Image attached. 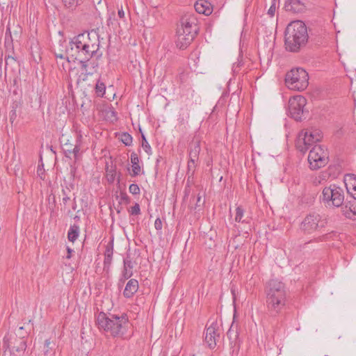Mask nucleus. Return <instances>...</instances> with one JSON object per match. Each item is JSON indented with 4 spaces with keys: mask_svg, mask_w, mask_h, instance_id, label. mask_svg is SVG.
<instances>
[{
    "mask_svg": "<svg viewBox=\"0 0 356 356\" xmlns=\"http://www.w3.org/2000/svg\"><path fill=\"white\" fill-rule=\"evenodd\" d=\"M198 160L190 159L188 161V166H187V175L188 176V178L192 177L195 173V168H196V163Z\"/></svg>",
    "mask_w": 356,
    "mask_h": 356,
    "instance_id": "5701e85b",
    "label": "nucleus"
},
{
    "mask_svg": "<svg viewBox=\"0 0 356 356\" xmlns=\"http://www.w3.org/2000/svg\"><path fill=\"white\" fill-rule=\"evenodd\" d=\"M140 206L138 203H136L133 207H131L129 211L130 213L134 216L138 215L140 213Z\"/></svg>",
    "mask_w": 356,
    "mask_h": 356,
    "instance_id": "473e14b6",
    "label": "nucleus"
},
{
    "mask_svg": "<svg viewBox=\"0 0 356 356\" xmlns=\"http://www.w3.org/2000/svg\"><path fill=\"white\" fill-rule=\"evenodd\" d=\"M349 184H346V188L350 195L356 200V176L353 175Z\"/></svg>",
    "mask_w": 356,
    "mask_h": 356,
    "instance_id": "4be33fe9",
    "label": "nucleus"
},
{
    "mask_svg": "<svg viewBox=\"0 0 356 356\" xmlns=\"http://www.w3.org/2000/svg\"><path fill=\"white\" fill-rule=\"evenodd\" d=\"M121 141L127 146L132 143V136L128 133H123L120 136Z\"/></svg>",
    "mask_w": 356,
    "mask_h": 356,
    "instance_id": "cd10ccee",
    "label": "nucleus"
},
{
    "mask_svg": "<svg viewBox=\"0 0 356 356\" xmlns=\"http://www.w3.org/2000/svg\"><path fill=\"white\" fill-rule=\"evenodd\" d=\"M322 201L326 207H339L344 200V193L341 188L336 185L325 187L322 192Z\"/></svg>",
    "mask_w": 356,
    "mask_h": 356,
    "instance_id": "0eeeda50",
    "label": "nucleus"
},
{
    "mask_svg": "<svg viewBox=\"0 0 356 356\" xmlns=\"http://www.w3.org/2000/svg\"><path fill=\"white\" fill-rule=\"evenodd\" d=\"M308 40L306 25L300 20L291 22L284 32L286 49L291 52L298 51Z\"/></svg>",
    "mask_w": 356,
    "mask_h": 356,
    "instance_id": "f257e3e1",
    "label": "nucleus"
},
{
    "mask_svg": "<svg viewBox=\"0 0 356 356\" xmlns=\"http://www.w3.org/2000/svg\"><path fill=\"white\" fill-rule=\"evenodd\" d=\"M83 42L80 39V34L73 38L70 42L69 47L66 49V52L72 56H74L75 59L80 60L81 63L83 67L86 66V62L91 58L89 54H88L86 46Z\"/></svg>",
    "mask_w": 356,
    "mask_h": 356,
    "instance_id": "6e6552de",
    "label": "nucleus"
},
{
    "mask_svg": "<svg viewBox=\"0 0 356 356\" xmlns=\"http://www.w3.org/2000/svg\"><path fill=\"white\" fill-rule=\"evenodd\" d=\"M195 10L200 14L209 15L213 11V8L210 2L207 0H198L194 5Z\"/></svg>",
    "mask_w": 356,
    "mask_h": 356,
    "instance_id": "2eb2a0df",
    "label": "nucleus"
},
{
    "mask_svg": "<svg viewBox=\"0 0 356 356\" xmlns=\"http://www.w3.org/2000/svg\"><path fill=\"white\" fill-rule=\"evenodd\" d=\"M99 36L97 32L95 30H92L88 33H83L80 34V39L83 42V44L86 46L88 51V54H90V57L95 56L98 53L99 48Z\"/></svg>",
    "mask_w": 356,
    "mask_h": 356,
    "instance_id": "9b49d317",
    "label": "nucleus"
},
{
    "mask_svg": "<svg viewBox=\"0 0 356 356\" xmlns=\"http://www.w3.org/2000/svg\"><path fill=\"white\" fill-rule=\"evenodd\" d=\"M307 72L301 67L292 69L285 77L286 86L292 90H303L309 84Z\"/></svg>",
    "mask_w": 356,
    "mask_h": 356,
    "instance_id": "39448f33",
    "label": "nucleus"
},
{
    "mask_svg": "<svg viewBox=\"0 0 356 356\" xmlns=\"http://www.w3.org/2000/svg\"><path fill=\"white\" fill-rule=\"evenodd\" d=\"M55 56L56 58H59L60 59H63L65 57V55L64 53H60V54L55 53Z\"/></svg>",
    "mask_w": 356,
    "mask_h": 356,
    "instance_id": "37998d69",
    "label": "nucleus"
},
{
    "mask_svg": "<svg viewBox=\"0 0 356 356\" xmlns=\"http://www.w3.org/2000/svg\"><path fill=\"white\" fill-rule=\"evenodd\" d=\"M129 18V13L126 14L122 6H121V8L118 9L117 19L118 22H121V26H126Z\"/></svg>",
    "mask_w": 356,
    "mask_h": 356,
    "instance_id": "6ab92c4d",
    "label": "nucleus"
},
{
    "mask_svg": "<svg viewBox=\"0 0 356 356\" xmlns=\"http://www.w3.org/2000/svg\"><path fill=\"white\" fill-rule=\"evenodd\" d=\"M72 209H73L74 210H75V209H76V204H75V203H74V205H73V207H72Z\"/></svg>",
    "mask_w": 356,
    "mask_h": 356,
    "instance_id": "864d4df0",
    "label": "nucleus"
},
{
    "mask_svg": "<svg viewBox=\"0 0 356 356\" xmlns=\"http://www.w3.org/2000/svg\"><path fill=\"white\" fill-rule=\"evenodd\" d=\"M67 255L66 256V258L70 259L72 250L71 248H70L69 247H67Z\"/></svg>",
    "mask_w": 356,
    "mask_h": 356,
    "instance_id": "49530a36",
    "label": "nucleus"
},
{
    "mask_svg": "<svg viewBox=\"0 0 356 356\" xmlns=\"http://www.w3.org/2000/svg\"><path fill=\"white\" fill-rule=\"evenodd\" d=\"M124 270H127V268L131 269L133 268L131 261L129 260V259H124Z\"/></svg>",
    "mask_w": 356,
    "mask_h": 356,
    "instance_id": "ea45409f",
    "label": "nucleus"
},
{
    "mask_svg": "<svg viewBox=\"0 0 356 356\" xmlns=\"http://www.w3.org/2000/svg\"><path fill=\"white\" fill-rule=\"evenodd\" d=\"M50 345H51L50 340L49 339L45 340V342H44V351L45 355H47L49 352V350L52 348L51 347H50Z\"/></svg>",
    "mask_w": 356,
    "mask_h": 356,
    "instance_id": "e433bc0d",
    "label": "nucleus"
},
{
    "mask_svg": "<svg viewBox=\"0 0 356 356\" xmlns=\"http://www.w3.org/2000/svg\"><path fill=\"white\" fill-rule=\"evenodd\" d=\"M79 234V227L76 225H73L70 227L67 233L68 240L71 242H74Z\"/></svg>",
    "mask_w": 356,
    "mask_h": 356,
    "instance_id": "aec40b11",
    "label": "nucleus"
},
{
    "mask_svg": "<svg viewBox=\"0 0 356 356\" xmlns=\"http://www.w3.org/2000/svg\"><path fill=\"white\" fill-rule=\"evenodd\" d=\"M239 66V64H237L236 65L234 64V66H233V68H234V72H236V70H237V68Z\"/></svg>",
    "mask_w": 356,
    "mask_h": 356,
    "instance_id": "09e8293b",
    "label": "nucleus"
},
{
    "mask_svg": "<svg viewBox=\"0 0 356 356\" xmlns=\"http://www.w3.org/2000/svg\"><path fill=\"white\" fill-rule=\"evenodd\" d=\"M243 216V211L241 208L237 207L236 210L235 221L241 222Z\"/></svg>",
    "mask_w": 356,
    "mask_h": 356,
    "instance_id": "2f4dec72",
    "label": "nucleus"
},
{
    "mask_svg": "<svg viewBox=\"0 0 356 356\" xmlns=\"http://www.w3.org/2000/svg\"><path fill=\"white\" fill-rule=\"evenodd\" d=\"M327 224V220L319 213L312 212L306 216L301 223V229L307 233H312L324 227Z\"/></svg>",
    "mask_w": 356,
    "mask_h": 356,
    "instance_id": "9d476101",
    "label": "nucleus"
},
{
    "mask_svg": "<svg viewBox=\"0 0 356 356\" xmlns=\"http://www.w3.org/2000/svg\"><path fill=\"white\" fill-rule=\"evenodd\" d=\"M6 346L8 348H9L10 352H14V350H16L17 352L24 351L26 349V342L24 341H21L19 346L17 347H13L12 348H10V345L7 344V341L6 338L3 339V346ZM12 354H14V353H12Z\"/></svg>",
    "mask_w": 356,
    "mask_h": 356,
    "instance_id": "b1692460",
    "label": "nucleus"
},
{
    "mask_svg": "<svg viewBox=\"0 0 356 356\" xmlns=\"http://www.w3.org/2000/svg\"><path fill=\"white\" fill-rule=\"evenodd\" d=\"M62 2L65 8L72 11L82 3L83 0H62Z\"/></svg>",
    "mask_w": 356,
    "mask_h": 356,
    "instance_id": "412c9836",
    "label": "nucleus"
},
{
    "mask_svg": "<svg viewBox=\"0 0 356 356\" xmlns=\"http://www.w3.org/2000/svg\"><path fill=\"white\" fill-rule=\"evenodd\" d=\"M113 253V248L112 244H108L106 247L104 256H112Z\"/></svg>",
    "mask_w": 356,
    "mask_h": 356,
    "instance_id": "f704fd0d",
    "label": "nucleus"
},
{
    "mask_svg": "<svg viewBox=\"0 0 356 356\" xmlns=\"http://www.w3.org/2000/svg\"><path fill=\"white\" fill-rule=\"evenodd\" d=\"M97 323L101 330H104L113 337H119L124 334L126 325L128 324V318L125 314L117 316L101 312L98 314Z\"/></svg>",
    "mask_w": 356,
    "mask_h": 356,
    "instance_id": "f03ea898",
    "label": "nucleus"
},
{
    "mask_svg": "<svg viewBox=\"0 0 356 356\" xmlns=\"http://www.w3.org/2000/svg\"><path fill=\"white\" fill-rule=\"evenodd\" d=\"M81 138H82V136L79 135L78 136V138H77L76 143L74 147L73 148V149L72 151L71 150H68L69 152L73 153L75 159H78L79 155V152L81 151L80 145H81Z\"/></svg>",
    "mask_w": 356,
    "mask_h": 356,
    "instance_id": "a878e982",
    "label": "nucleus"
},
{
    "mask_svg": "<svg viewBox=\"0 0 356 356\" xmlns=\"http://www.w3.org/2000/svg\"><path fill=\"white\" fill-rule=\"evenodd\" d=\"M154 227L157 230H160L162 229V222L160 218L156 219L154 222Z\"/></svg>",
    "mask_w": 356,
    "mask_h": 356,
    "instance_id": "79ce46f5",
    "label": "nucleus"
},
{
    "mask_svg": "<svg viewBox=\"0 0 356 356\" xmlns=\"http://www.w3.org/2000/svg\"><path fill=\"white\" fill-rule=\"evenodd\" d=\"M284 8L286 11L298 13L304 10L305 6L300 0H286Z\"/></svg>",
    "mask_w": 356,
    "mask_h": 356,
    "instance_id": "dca6fc26",
    "label": "nucleus"
},
{
    "mask_svg": "<svg viewBox=\"0 0 356 356\" xmlns=\"http://www.w3.org/2000/svg\"><path fill=\"white\" fill-rule=\"evenodd\" d=\"M107 177H108V180L109 181H114L115 177H114V175H113V173L112 174L108 173L107 174Z\"/></svg>",
    "mask_w": 356,
    "mask_h": 356,
    "instance_id": "c03bdc74",
    "label": "nucleus"
},
{
    "mask_svg": "<svg viewBox=\"0 0 356 356\" xmlns=\"http://www.w3.org/2000/svg\"><path fill=\"white\" fill-rule=\"evenodd\" d=\"M279 6L280 4L278 3L271 2V5L268 10V15H270V17H273Z\"/></svg>",
    "mask_w": 356,
    "mask_h": 356,
    "instance_id": "c756f323",
    "label": "nucleus"
},
{
    "mask_svg": "<svg viewBox=\"0 0 356 356\" xmlns=\"http://www.w3.org/2000/svg\"><path fill=\"white\" fill-rule=\"evenodd\" d=\"M200 202H201V197L198 196L197 197V203H196L197 207H200Z\"/></svg>",
    "mask_w": 356,
    "mask_h": 356,
    "instance_id": "de8ad7c7",
    "label": "nucleus"
},
{
    "mask_svg": "<svg viewBox=\"0 0 356 356\" xmlns=\"http://www.w3.org/2000/svg\"><path fill=\"white\" fill-rule=\"evenodd\" d=\"M106 90L105 84L102 82L97 81L95 87L96 94L99 97H103Z\"/></svg>",
    "mask_w": 356,
    "mask_h": 356,
    "instance_id": "bb28decb",
    "label": "nucleus"
},
{
    "mask_svg": "<svg viewBox=\"0 0 356 356\" xmlns=\"http://www.w3.org/2000/svg\"><path fill=\"white\" fill-rule=\"evenodd\" d=\"M131 162L132 163L133 176L139 175L140 172V167L139 165V159L136 153L131 154Z\"/></svg>",
    "mask_w": 356,
    "mask_h": 356,
    "instance_id": "a211bd4d",
    "label": "nucleus"
},
{
    "mask_svg": "<svg viewBox=\"0 0 356 356\" xmlns=\"http://www.w3.org/2000/svg\"><path fill=\"white\" fill-rule=\"evenodd\" d=\"M129 191L133 195H138L140 193L139 186L136 184H131L129 186Z\"/></svg>",
    "mask_w": 356,
    "mask_h": 356,
    "instance_id": "7c9ffc66",
    "label": "nucleus"
},
{
    "mask_svg": "<svg viewBox=\"0 0 356 356\" xmlns=\"http://www.w3.org/2000/svg\"><path fill=\"white\" fill-rule=\"evenodd\" d=\"M266 292L268 309L278 313L285 305L286 291L284 284L277 280H271L267 284Z\"/></svg>",
    "mask_w": 356,
    "mask_h": 356,
    "instance_id": "7ed1b4c3",
    "label": "nucleus"
},
{
    "mask_svg": "<svg viewBox=\"0 0 356 356\" xmlns=\"http://www.w3.org/2000/svg\"><path fill=\"white\" fill-rule=\"evenodd\" d=\"M306 104V99L301 95H296L291 98L289 101V112L291 117L297 121L301 120Z\"/></svg>",
    "mask_w": 356,
    "mask_h": 356,
    "instance_id": "f8f14e48",
    "label": "nucleus"
},
{
    "mask_svg": "<svg viewBox=\"0 0 356 356\" xmlns=\"http://www.w3.org/2000/svg\"><path fill=\"white\" fill-rule=\"evenodd\" d=\"M188 118H189V113L188 112H186V113L183 114L182 117L180 115L178 120L180 121L181 123L184 124L185 122V121L188 120Z\"/></svg>",
    "mask_w": 356,
    "mask_h": 356,
    "instance_id": "a19ab883",
    "label": "nucleus"
},
{
    "mask_svg": "<svg viewBox=\"0 0 356 356\" xmlns=\"http://www.w3.org/2000/svg\"><path fill=\"white\" fill-rule=\"evenodd\" d=\"M112 261V256H104V268H108Z\"/></svg>",
    "mask_w": 356,
    "mask_h": 356,
    "instance_id": "c9c22d12",
    "label": "nucleus"
},
{
    "mask_svg": "<svg viewBox=\"0 0 356 356\" xmlns=\"http://www.w3.org/2000/svg\"><path fill=\"white\" fill-rule=\"evenodd\" d=\"M197 30V24L195 17L191 15L183 17L177 30V46L179 49L186 48L193 40Z\"/></svg>",
    "mask_w": 356,
    "mask_h": 356,
    "instance_id": "20e7f679",
    "label": "nucleus"
},
{
    "mask_svg": "<svg viewBox=\"0 0 356 356\" xmlns=\"http://www.w3.org/2000/svg\"><path fill=\"white\" fill-rule=\"evenodd\" d=\"M122 198H123V199L127 198V195H124V197H123Z\"/></svg>",
    "mask_w": 356,
    "mask_h": 356,
    "instance_id": "6e6d98bb",
    "label": "nucleus"
},
{
    "mask_svg": "<svg viewBox=\"0 0 356 356\" xmlns=\"http://www.w3.org/2000/svg\"><path fill=\"white\" fill-rule=\"evenodd\" d=\"M142 138H143L142 147H143V149L147 153V154H151L152 149H151L149 144L147 141V140L143 134H142Z\"/></svg>",
    "mask_w": 356,
    "mask_h": 356,
    "instance_id": "c85d7f7f",
    "label": "nucleus"
},
{
    "mask_svg": "<svg viewBox=\"0 0 356 356\" xmlns=\"http://www.w3.org/2000/svg\"><path fill=\"white\" fill-rule=\"evenodd\" d=\"M62 194H63V199H62L63 203L64 204H66L67 201L70 200V197L67 195V191H66L65 189H63L62 190Z\"/></svg>",
    "mask_w": 356,
    "mask_h": 356,
    "instance_id": "58836bf2",
    "label": "nucleus"
},
{
    "mask_svg": "<svg viewBox=\"0 0 356 356\" xmlns=\"http://www.w3.org/2000/svg\"><path fill=\"white\" fill-rule=\"evenodd\" d=\"M200 149V139L195 136L188 146L189 158L198 160Z\"/></svg>",
    "mask_w": 356,
    "mask_h": 356,
    "instance_id": "4468645a",
    "label": "nucleus"
},
{
    "mask_svg": "<svg viewBox=\"0 0 356 356\" xmlns=\"http://www.w3.org/2000/svg\"><path fill=\"white\" fill-rule=\"evenodd\" d=\"M5 61H6V68L9 65L16 64V60L15 59V58L10 55L6 56Z\"/></svg>",
    "mask_w": 356,
    "mask_h": 356,
    "instance_id": "72a5a7b5",
    "label": "nucleus"
},
{
    "mask_svg": "<svg viewBox=\"0 0 356 356\" xmlns=\"http://www.w3.org/2000/svg\"><path fill=\"white\" fill-rule=\"evenodd\" d=\"M112 16L110 15L107 19V25L112 26L113 29H116L118 27H121V22H118V19H115V13H113Z\"/></svg>",
    "mask_w": 356,
    "mask_h": 356,
    "instance_id": "393cba45",
    "label": "nucleus"
},
{
    "mask_svg": "<svg viewBox=\"0 0 356 356\" xmlns=\"http://www.w3.org/2000/svg\"><path fill=\"white\" fill-rule=\"evenodd\" d=\"M350 211H351L352 212H353V213L356 214V210H355V208H354V209H353V210L350 209Z\"/></svg>",
    "mask_w": 356,
    "mask_h": 356,
    "instance_id": "3c124183",
    "label": "nucleus"
},
{
    "mask_svg": "<svg viewBox=\"0 0 356 356\" xmlns=\"http://www.w3.org/2000/svg\"><path fill=\"white\" fill-rule=\"evenodd\" d=\"M138 289V282L136 280H130L124 290L123 294L127 298L131 297Z\"/></svg>",
    "mask_w": 356,
    "mask_h": 356,
    "instance_id": "f3484780",
    "label": "nucleus"
},
{
    "mask_svg": "<svg viewBox=\"0 0 356 356\" xmlns=\"http://www.w3.org/2000/svg\"><path fill=\"white\" fill-rule=\"evenodd\" d=\"M272 57H273V51H272V47L270 46L267 51L266 58L264 57V60L266 59L267 61V63H268L271 60Z\"/></svg>",
    "mask_w": 356,
    "mask_h": 356,
    "instance_id": "4c0bfd02",
    "label": "nucleus"
},
{
    "mask_svg": "<svg viewBox=\"0 0 356 356\" xmlns=\"http://www.w3.org/2000/svg\"><path fill=\"white\" fill-rule=\"evenodd\" d=\"M131 275H132L131 273H128L127 270H124V277L125 279L129 278L131 276Z\"/></svg>",
    "mask_w": 356,
    "mask_h": 356,
    "instance_id": "a18cd8bd",
    "label": "nucleus"
},
{
    "mask_svg": "<svg viewBox=\"0 0 356 356\" xmlns=\"http://www.w3.org/2000/svg\"><path fill=\"white\" fill-rule=\"evenodd\" d=\"M221 329L217 321H213L206 329L204 341L210 349H213L220 341Z\"/></svg>",
    "mask_w": 356,
    "mask_h": 356,
    "instance_id": "ddd939ff",
    "label": "nucleus"
},
{
    "mask_svg": "<svg viewBox=\"0 0 356 356\" xmlns=\"http://www.w3.org/2000/svg\"><path fill=\"white\" fill-rule=\"evenodd\" d=\"M308 162L310 168L316 170L325 166L328 162V153L321 145H315L309 151Z\"/></svg>",
    "mask_w": 356,
    "mask_h": 356,
    "instance_id": "1a4fd4ad",
    "label": "nucleus"
},
{
    "mask_svg": "<svg viewBox=\"0 0 356 356\" xmlns=\"http://www.w3.org/2000/svg\"><path fill=\"white\" fill-rule=\"evenodd\" d=\"M321 133L318 129H303L299 134L296 140V147L305 153L314 143L320 141Z\"/></svg>",
    "mask_w": 356,
    "mask_h": 356,
    "instance_id": "423d86ee",
    "label": "nucleus"
},
{
    "mask_svg": "<svg viewBox=\"0 0 356 356\" xmlns=\"http://www.w3.org/2000/svg\"><path fill=\"white\" fill-rule=\"evenodd\" d=\"M259 54L260 60H261L262 58H261V51H259Z\"/></svg>",
    "mask_w": 356,
    "mask_h": 356,
    "instance_id": "603ef678",
    "label": "nucleus"
},
{
    "mask_svg": "<svg viewBox=\"0 0 356 356\" xmlns=\"http://www.w3.org/2000/svg\"><path fill=\"white\" fill-rule=\"evenodd\" d=\"M272 2H273V3H274V2H275V3H276L280 4V0H272Z\"/></svg>",
    "mask_w": 356,
    "mask_h": 356,
    "instance_id": "8fccbe9b",
    "label": "nucleus"
},
{
    "mask_svg": "<svg viewBox=\"0 0 356 356\" xmlns=\"http://www.w3.org/2000/svg\"><path fill=\"white\" fill-rule=\"evenodd\" d=\"M162 62H163V60H162V59H161V60H160V63H161V65L162 64Z\"/></svg>",
    "mask_w": 356,
    "mask_h": 356,
    "instance_id": "4d7b16f0",
    "label": "nucleus"
},
{
    "mask_svg": "<svg viewBox=\"0 0 356 356\" xmlns=\"http://www.w3.org/2000/svg\"><path fill=\"white\" fill-rule=\"evenodd\" d=\"M111 115H115V112L113 111H111Z\"/></svg>",
    "mask_w": 356,
    "mask_h": 356,
    "instance_id": "5fc2aeb1",
    "label": "nucleus"
}]
</instances>
